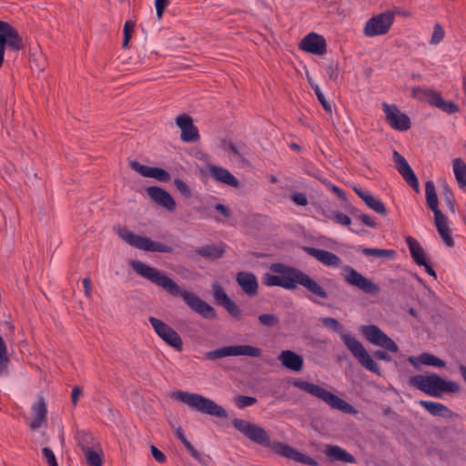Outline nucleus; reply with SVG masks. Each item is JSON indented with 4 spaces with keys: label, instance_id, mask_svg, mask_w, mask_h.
I'll return each instance as SVG.
<instances>
[{
    "label": "nucleus",
    "instance_id": "nucleus-53",
    "mask_svg": "<svg viewBox=\"0 0 466 466\" xmlns=\"http://www.w3.org/2000/svg\"><path fill=\"white\" fill-rule=\"evenodd\" d=\"M154 178H156L157 180H158L160 182L167 183L171 179V176L167 170H165L161 167H157L156 170Z\"/></svg>",
    "mask_w": 466,
    "mask_h": 466
},
{
    "label": "nucleus",
    "instance_id": "nucleus-37",
    "mask_svg": "<svg viewBox=\"0 0 466 466\" xmlns=\"http://www.w3.org/2000/svg\"><path fill=\"white\" fill-rule=\"evenodd\" d=\"M420 360L423 365L426 366H433L438 368H443L446 366L444 360L439 359L438 357L431 354V353H422L420 356Z\"/></svg>",
    "mask_w": 466,
    "mask_h": 466
},
{
    "label": "nucleus",
    "instance_id": "nucleus-62",
    "mask_svg": "<svg viewBox=\"0 0 466 466\" xmlns=\"http://www.w3.org/2000/svg\"><path fill=\"white\" fill-rule=\"evenodd\" d=\"M83 286H84L86 296L89 298L91 296V286H92V281L89 277H86L83 279Z\"/></svg>",
    "mask_w": 466,
    "mask_h": 466
},
{
    "label": "nucleus",
    "instance_id": "nucleus-63",
    "mask_svg": "<svg viewBox=\"0 0 466 466\" xmlns=\"http://www.w3.org/2000/svg\"><path fill=\"white\" fill-rule=\"evenodd\" d=\"M176 435L178 438V440L182 442L183 445L185 443H187L189 441L187 439L184 431L181 427L177 428L176 430Z\"/></svg>",
    "mask_w": 466,
    "mask_h": 466
},
{
    "label": "nucleus",
    "instance_id": "nucleus-7",
    "mask_svg": "<svg viewBox=\"0 0 466 466\" xmlns=\"http://www.w3.org/2000/svg\"><path fill=\"white\" fill-rule=\"evenodd\" d=\"M342 341L348 350L358 360L362 367L374 374H381L377 362L372 359L360 341L350 334L342 335Z\"/></svg>",
    "mask_w": 466,
    "mask_h": 466
},
{
    "label": "nucleus",
    "instance_id": "nucleus-54",
    "mask_svg": "<svg viewBox=\"0 0 466 466\" xmlns=\"http://www.w3.org/2000/svg\"><path fill=\"white\" fill-rule=\"evenodd\" d=\"M333 221L341 226H350L351 224L350 218L339 211H338L337 215L334 216Z\"/></svg>",
    "mask_w": 466,
    "mask_h": 466
},
{
    "label": "nucleus",
    "instance_id": "nucleus-43",
    "mask_svg": "<svg viewBox=\"0 0 466 466\" xmlns=\"http://www.w3.org/2000/svg\"><path fill=\"white\" fill-rule=\"evenodd\" d=\"M235 405L238 409H245L247 407L252 406L258 402L257 398L246 395H238L235 398Z\"/></svg>",
    "mask_w": 466,
    "mask_h": 466
},
{
    "label": "nucleus",
    "instance_id": "nucleus-42",
    "mask_svg": "<svg viewBox=\"0 0 466 466\" xmlns=\"http://www.w3.org/2000/svg\"><path fill=\"white\" fill-rule=\"evenodd\" d=\"M321 322L325 328H327L329 329H332L336 333L339 334L341 338H342V335L345 334V333H343L342 324H340L339 321L337 320L336 319L331 318V317H326L321 319Z\"/></svg>",
    "mask_w": 466,
    "mask_h": 466
},
{
    "label": "nucleus",
    "instance_id": "nucleus-33",
    "mask_svg": "<svg viewBox=\"0 0 466 466\" xmlns=\"http://www.w3.org/2000/svg\"><path fill=\"white\" fill-rule=\"evenodd\" d=\"M356 251L361 252L363 255L367 257L384 258L387 259H394L396 256V251L394 249L364 248L361 246H358L356 248Z\"/></svg>",
    "mask_w": 466,
    "mask_h": 466
},
{
    "label": "nucleus",
    "instance_id": "nucleus-20",
    "mask_svg": "<svg viewBox=\"0 0 466 466\" xmlns=\"http://www.w3.org/2000/svg\"><path fill=\"white\" fill-rule=\"evenodd\" d=\"M299 48L310 54L322 56L327 52V44L322 35L311 32L301 40Z\"/></svg>",
    "mask_w": 466,
    "mask_h": 466
},
{
    "label": "nucleus",
    "instance_id": "nucleus-10",
    "mask_svg": "<svg viewBox=\"0 0 466 466\" xmlns=\"http://www.w3.org/2000/svg\"><path fill=\"white\" fill-rule=\"evenodd\" d=\"M230 356H249L258 358L261 356V350L250 345H236L226 346L208 351L205 354V358L208 360H216Z\"/></svg>",
    "mask_w": 466,
    "mask_h": 466
},
{
    "label": "nucleus",
    "instance_id": "nucleus-18",
    "mask_svg": "<svg viewBox=\"0 0 466 466\" xmlns=\"http://www.w3.org/2000/svg\"><path fill=\"white\" fill-rule=\"evenodd\" d=\"M226 246L208 244L197 248L194 250H188L186 252V257L194 262L198 261V257H202L208 260H215L222 258L225 254Z\"/></svg>",
    "mask_w": 466,
    "mask_h": 466
},
{
    "label": "nucleus",
    "instance_id": "nucleus-52",
    "mask_svg": "<svg viewBox=\"0 0 466 466\" xmlns=\"http://www.w3.org/2000/svg\"><path fill=\"white\" fill-rule=\"evenodd\" d=\"M291 200L298 206H307L309 201L306 194L302 192H296L291 196Z\"/></svg>",
    "mask_w": 466,
    "mask_h": 466
},
{
    "label": "nucleus",
    "instance_id": "nucleus-41",
    "mask_svg": "<svg viewBox=\"0 0 466 466\" xmlns=\"http://www.w3.org/2000/svg\"><path fill=\"white\" fill-rule=\"evenodd\" d=\"M180 138L184 142H194L199 138L198 131L196 126L192 124L186 129L181 130Z\"/></svg>",
    "mask_w": 466,
    "mask_h": 466
},
{
    "label": "nucleus",
    "instance_id": "nucleus-31",
    "mask_svg": "<svg viewBox=\"0 0 466 466\" xmlns=\"http://www.w3.org/2000/svg\"><path fill=\"white\" fill-rule=\"evenodd\" d=\"M325 454L335 461L355 463V457L346 450L337 445H329L326 448Z\"/></svg>",
    "mask_w": 466,
    "mask_h": 466
},
{
    "label": "nucleus",
    "instance_id": "nucleus-64",
    "mask_svg": "<svg viewBox=\"0 0 466 466\" xmlns=\"http://www.w3.org/2000/svg\"><path fill=\"white\" fill-rule=\"evenodd\" d=\"M215 209L221 212L226 218H229L231 215L230 210L223 204H217Z\"/></svg>",
    "mask_w": 466,
    "mask_h": 466
},
{
    "label": "nucleus",
    "instance_id": "nucleus-6",
    "mask_svg": "<svg viewBox=\"0 0 466 466\" xmlns=\"http://www.w3.org/2000/svg\"><path fill=\"white\" fill-rule=\"evenodd\" d=\"M171 397L196 411L221 419L228 417L227 410L221 405L198 393L177 390L174 391Z\"/></svg>",
    "mask_w": 466,
    "mask_h": 466
},
{
    "label": "nucleus",
    "instance_id": "nucleus-19",
    "mask_svg": "<svg viewBox=\"0 0 466 466\" xmlns=\"http://www.w3.org/2000/svg\"><path fill=\"white\" fill-rule=\"evenodd\" d=\"M392 157L399 173L402 176L409 186H410L416 192H419V180L405 157L396 150L393 151Z\"/></svg>",
    "mask_w": 466,
    "mask_h": 466
},
{
    "label": "nucleus",
    "instance_id": "nucleus-56",
    "mask_svg": "<svg viewBox=\"0 0 466 466\" xmlns=\"http://www.w3.org/2000/svg\"><path fill=\"white\" fill-rule=\"evenodd\" d=\"M168 5V0H155V7L157 11V16L158 19H161L163 16V13L165 8Z\"/></svg>",
    "mask_w": 466,
    "mask_h": 466
},
{
    "label": "nucleus",
    "instance_id": "nucleus-39",
    "mask_svg": "<svg viewBox=\"0 0 466 466\" xmlns=\"http://www.w3.org/2000/svg\"><path fill=\"white\" fill-rule=\"evenodd\" d=\"M9 362V358L7 355V345L0 335V374H3L6 371L7 365Z\"/></svg>",
    "mask_w": 466,
    "mask_h": 466
},
{
    "label": "nucleus",
    "instance_id": "nucleus-13",
    "mask_svg": "<svg viewBox=\"0 0 466 466\" xmlns=\"http://www.w3.org/2000/svg\"><path fill=\"white\" fill-rule=\"evenodd\" d=\"M343 279L347 284L359 289L364 293L375 295L380 291V287L377 284L350 266L344 268Z\"/></svg>",
    "mask_w": 466,
    "mask_h": 466
},
{
    "label": "nucleus",
    "instance_id": "nucleus-25",
    "mask_svg": "<svg viewBox=\"0 0 466 466\" xmlns=\"http://www.w3.org/2000/svg\"><path fill=\"white\" fill-rule=\"evenodd\" d=\"M278 360L283 367L292 371H299L303 368L304 360L302 356L289 350H283L279 355Z\"/></svg>",
    "mask_w": 466,
    "mask_h": 466
},
{
    "label": "nucleus",
    "instance_id": "nucleus-44",
    "mask_svg": "<svg viewBox=\"0 0 466 466\" xmlns=\"http://www.w3.org/2000/svg\"><path fill=\"white\" fill-rule=\"evenodd\" d=\"M84 453L90 466H102V456L98 451L89 449L84 451Z\"/></svg>",
    "mask_w": 466,
    "mask_h": 466
},
{
    "label": "nucleus",
    "instance_id": "nucleus-35",
    "mask_svg": "<svg viewBox=\"0 0 466 466\" xmlns=\"http://www.w3.org/2000/svg\"><path fill=\"white\" fill-rule=\"evenodd\" d=\"M129 165L134 171L139 173L141 176L145 177H155L156 170L157 168V167H148L140 164L138 161L136 160L131 161Z\"/></svg>",
    "mask_w": 466,
    "mask_h": 466
},
{
    "label": "nucleus",
    "instance_id": "nucleus-58",
    "mask_svg": "<svg viewBox=\"0 0 466 466\" xmlns=\"http://www.w3.org/2000/svg\"><path fill=\"white\" fill-rule=\"evenodd\" d=\"M360 219L370 228H376L377 224L375 221L367 214H360Z\"/></svg>",
    "mask_w": 466,
    "mask_h": 466
},
{
    "label": "nucleus",
    "instance_id": "nucleus-59",
    "mask_svg": "<svg viewBox=\"0 0 466 466\" xmlns=\"http://www.w3.org/2000/svg\"><path fill=\"white\" fill-rule=\"evenodd\" d=\"M329 188L332 192H334L339 199L346 200V198H347L346 193L341 188H339V187H337L335 185H331V184L329 186Z\"/></svg>",
    "mask_w": 466,
    "mask_h": 466
},
{
    "label": "nucleus",
    "instance_id": "nucleus-11",
    "mask_svg": "<svg viewBox=\"0 0 466 466\" xmlns=\"http://www.w3.org/2000/svg\"><path fill=\"white\" fill-rule=\"evenodd\" d=\"M148 320L157 336L167 345L177 351L183 350L182 339L173 328L155 317H149Z\"/></svg>",
    "mask_w": 466,
    "mask_h": 466
},
{
    "label": "nucleus",
    "instance_id": "nucleus-61",
    "mask_svg": "<svg viewBox=\"0 0 466 466\" xmlns=\"http://www.w3.org/2000/svg\"><path fill=\"white\" fill-rule=\"evenodd\" d=\"M374 357L380 360L390 361L391 357L386 351L383 350H376L373 353Z\"/></svg>",
    "mask_w": 466,
    "mask_h": 466
},
{
    "label": "nucleus",
    "instance_id": "nucleus-40",
    "mask_svg": "<svg viewBox=\"0 0 466 466\" xmlns=\"http://www.w3.org/2000/svg\"><path fill=\"white\" fill-rule=\"evenodd\" d=\"M77 441L78 444L81 447V450L84 451L92 449V441H93V436L90 432L80 431L77 432Z\"/></svg>",
    "mask_w": 466,
    "mask_h": 466
},
{
    "label": "nucleus",
    "instance_id": "nucleus-57",
    "mask_svg": "<svg viewBox=\"0 0 466 466\" xmlns=\"http://www.w3.org/2000/svg\"><path fill=\"white\" fill-rule=\"evenodd\" d=\"M443 196L446 199L448 206L453 210L455 200L452 191L450 188L446 187L443 191Z\"/></svg>",
    "mask_w": 466,
    "mask_h": 466
},
{
    "label": "nucleus",
    "instance_id": "nucleus-22",
    "mask_svg": "<svg viewBox=\"0 0 466 466\" xmlns=\"http://www.w3.org/2000/svg\"><path fill=\"white\" fill-rule=\"evenodd\" d=\"M32 411L34 419L28 425L32 431H36L47 422V405L43 396L38 397L37 400L34 403Z\"/></svg>",
    "mask_w": 466,
    "mask_h": 466
},
{
    "label": "nucleus",
    "instance_id": "nucleus-29",
    "mask_svg": "<svg viewBox=\"0 0 466 466\" xmlns=\"http://www.w3.org/2000/svg\"><path fill=\"white\" fill-rule=\"evenodd\" d=\"M434 224L444 244L449 248L453 247L454 240L450 234L448 218L443 213L436 215L434 216Z\"/></svg>",
    "mask_w": 466,
    "mask_h": 466
},
{
    "label": "nucleus",
    "instance_id": "nucleus-15",
    "mask_svg": "<svg viewBox=\"0 0 466 466\" xmlns=\"http://www.w3.org/2000/svg\"><path fill=\"white\" fill-rule=\"evenodd\" d=\"M418 93L423 94L425 100L431 106H433L447 114H454L459 111V106L452 101H446L441 94L432 89H422L419 86L413 88L414 96Z\"/></svg>",
    "mask_w": 466,
    "mask_h": 466
},
{
    "label": "nucleus",
    "instance_id": "nucleus-49",
    "mask_svg": "<svg viewBox=\"0 0 466 466\" xmlns=\"http://www.w3.org/2000/svg\"><path fill=\"white\" fill-rule=\"evenodd\" d=\"M176 123H177V127L182 130V129H186L187 127L191 126L193 124V119L188 115L182 114V115H178L176 117Z\"/></svg>",
    "mask_w": 466,
    "mask_h": 466
},
{
    "label": "nucleus",
    "instance_id": "nucleus-34",
    "mask_svg": "<svg viewBox=\"0 0 466 466\" xmlns=\"http://www.w3.org/2000/svg\"><path fill=\"white\" fill-rule=\"evenodd\" d=\"M452 166L459 187L466 190V163L458 157L453 159Z\"/></svg>",
    "mask_w": 466,
    "mask_h": 466
},
{
    "label": "nucleus",
    "instance_id": "nucleus-16",
    "mask_svg": "<svg viewBox=\"0 0 466 466\" xmlns=\"http://www.w3.org/2000/svg\"><path fill=\"white\" fill-rule=\"evenodd\" d=\"M212 295L216 303L223 307L233 319L237 320L242 319V309L228 296L220 284H213Z\"/></svg>",
    "mask_w": 466,
    "mask_h": 466
},
{
    "label": "nucleus",
    "instance_id": "nucleus-26",
    "mask_svg": "<svg viewBox=\"0 0 466 466\" xmlns=\"http://www.w3.org/2000/svg\"><path fill=\"white\" fill-rule=\"evenodd\" d=\"M238 284L242 290L248 296L258 294V283L256 276L251 272H238L236 277Z\"/></svg>",
    "mask_w": 466,
    "mask_h": 466
},
{
    "label": "nucleus",
    "instance_id": "nucleus-4",
    "mask_svg": "<svg viewBox=\"0 0 466 466\" xmlns=\"http://www.w3.org/2000/svg\"><path fill=\"white\" fill-rule=\"evenodd\" d=\"M409 384L429 396L440 398L444 392L459 393L461 386L453 380H446L438 374L414 375L409 379Z\"/></svg>",
    "mask_w": 466,
    "mask_h": 466
},
{
    "label": "nucleus",
    "instance_id": "nucleus-30",
    "mask_svg": "<svg viewBox=\"0 0 466 466\" xmlns=\"http://www.w3.org/2000/svg\"><path fill=\"white\" fill-rule=\"evenodd\" d=\"M406 243L409 247L411 258L418 266H422L428 260L425 250L420 244L412 237L406 238Z\"/></svg>",
    "mask_w": 466,
    "mask_h": 466
},
{
    "label": "nucleus",
    "instance_id": "nucleus-60",
    "mask_svg": "<svg viewBox=\"0 0 466 466\" xmlns=\"http://www.w3.org/2000/svg\"><path fill=\"white\" fill-rule=\"evenodd\" d=\"M82 394V388L79 386H75L72 390V403L74 406L76 405L77 400Z\"/></svg>",
    "mask_w": 466,
    "mask_h": 466
},
{
    "label": "nucleus",
    "instance_id": "nucleus-3",
    "mask_svg": "<svg viewBox=\"0 0 466 466\" xmlns=\"http://www.w3.org/2000/svg\"><path fill=\"white\" fill-rule=\"evenodd\" d=\"M232 425L238 431L242 433L252 442L263 447L270 448L272 451L279 456L309 466L319 465V462L316 460L299 451L289 444H285L280 441L271 442L267 431L258 424L236 418L232 420Z\"/></svg>",
    "mask_w": 466,
    "mask_h": 466
},
{
    "label": "nucleus",
    "instance_id": "nucleus-55",
    "mask_svg": "<svg viewBox=\"0 0 466 466\" xmlns=\"http://www.w3.org/2000/svg\"><path fill=\"white\" fill-rule=\"evenodd\" d=\"M151 454L153 458L159 463H165L167 461L166 455L154 445L150 447Z\"/></svg>",
    "mask_w": 466,
    "mask_h": 466
},
{
    "label": "nucleus",
    "instance_id": "nucleus-8",
    "mask_svg": "<svg viewBox=\"0 0 466 466\" xmlns=\"http://www.w3.org/2000/svg\"><path fill=\"white\" fill-rule=\"evenodd\" d=\"M118 236L128 245L144 251L161 253H171L173 251L171 246L163 244L161 242L153 241L147 237L136 235L135 233L127 229L119 230Z\"/></svg>",
    "mask_w": 466,
    "mask_h": 466
},
{
    "label": "nucleus",
    "instance_id": "nucleus-48",
    "mask_svg": "<svg viewBox=\"0 0 466 466\" xmlns=\"http://www.w3.org/2000/svg\"><path fill=\"white\" fill-rule=\"evenodd\" d=\"M261 324L267 327H274L279 323V318L275 314L266 313L258 316Z\"/></svg>",
    "mask_w": 466,
    "mask_h": 466
},
{
    "label": "nucleus",
    "instance_id": "nucleus-27",
    "mask_svg": "<svg viewBox=\"0 0 466 466\" xmlns=\"http://www.w3.org/2000/svg\"><path fill=\"white\" fill-rule=\"evenodd\" d=\"M420 405L423 407L431 415L441 417L445 419H451L457 416L451 409L441 402L431 400H420Z\"/></svg>",
    "mask_w": 466,
    "mask_h": 466
},
{
    "label": "nucleus",
    "instance_id": "nucleus-46",
    "mask_svg": "<svg viewBox=\"0 0 466 466\" xmlns=\"http://www.w3.org/2000/svg\"><path fill=\"white\" fill-rule=\"evenodd\" d=\"M174 185L185 198L190 199L192 198L193 195L190 187L183 180L180 178H175Z\"/></svg>",
    "mask_w": 466,
    "mask_h": 466
},
{
    "label": "nucleus",
    "instance_id": "nucleus-32",
    "mask_svg": "<svg viewBox=\"0 0 466 466\" xmlns=\"http://www.w3.org/2000/svg\"><path fill=\"white\" fill-rule=\"evenodd\" d=\"M426 202L428 208L433 212L434 216L441 214L439 208L438 195L433 181L428 180L425 183Z\"/></svg>",
    "mask_w": 466,
    "mask_h": 466
},
{
    "label": "nucleus",
    "instance_id": "nucleus-17",
    "mask_svg": "<svg viewBox=\"0 0 466 466\" xmlns=\"http://www.w3.org/2000/svg\"><path fill=\"white\" fill-rule=\"evenodd\" d=\"M383 111L389 125L399 131H406L410 128V117L401 113L395 105L383 104Z\"/></svg>",
    "mask_w": 466,
    "mask_h": 466
},
{
    "label": "nucleus",
    "instance_id": "nucleus-2",
    "mask_svg": "<svg viewBox=\"0 0 466 466\" xmlns=\"http://www.w3.org/2000/svg\"><path fill=\"white\" fill-rule=\"evenodd\" d=\"M269 269L278 275L265 273L262 277V284L266 287H280L288 290L297 289L298 285L305 288L312 295L319 299H328L329 294L310 276L300 269L280 262L272 263Z\"/></svg>",
    "mask_w": 466,
    "mask_h": 466
},
{
    "label": "nucleus",
    "instance_id": "nucleus-28",
    "mask_svg": "<svg viewBox=\"0 0 466 466\" xmlns=\"http://www.w3.org/2000/svg\"><path fill=\"white\" fill-rule=\"evenodd\" d=\"M353 189L358 197L360 198L370 208L380 215L384 216L387 214V208L380 199L375 198L370 192H365L360 188L354 187Z\"/></svg>",
    "mask_w": 466,
    "mask_h": 466
},
{
    "label": "nucleus",
    "instance_id": "nucleus-51",
    "mask_svg": "<svg viewBox=\"0 0 466 466\" xmlns=\"http://www.w3.org/2000/svg\"><path fill=\"white\" fill-rule=\"evenodd\" d=\"M42 454L46 458V462L49 466L57 464L56 458L51 449L44 447L42 449Z\"/></svg>",
    "mask_w": 466,
    "mask_h": 466
},
{
    "label": "nucleus",
    "instance_id": "nucleus-1",
    "mask_svg": "<svg viewBox=\"0 0 466 466\" xmlns=\"http://www.w3.org/2000/svg\"><path fill=\"white\" fill-rule=\"evenodd\" d=\"M130 267L137 275L161 287L168 294L174 297H180L190 309L199 314L202 318L206 319H217L216 309L211 305L196 294L181 289L177 282L158 268L150 267L140 260H132Z\"/></svg>",
    "mask_w": 466,
    "mask_h": 466
},
{
    "label": "nucleus",
    "instance_id": "nucleus-21",
    "mask_svg": "<svg viewBox=\"0 0 466 466\" xmlns=\"http://www.w3.org/2000/svg\"><path fill=\"white\" fill-rule=\"evenodd\" d=\"M147 193L157 205L165 208L168 211L175 210L176 201L167 190L157 186H151L147 188Z\"/></svg>",
    "mask_w": 466,
    "mask_h": 466
},
{
    "label": "nucleus",
    "instance_id": "nucleus-38",
    "mask_svg": "<svg viewBox=\"0 0 466 466\" xmlns=\"http://www.w3.org/2000/svg\"><path fill=\"white\" fill-rule=\"evenodd\" d=\"M184 447L187 451V452L194 458L198 463H200L202 466H208V459H209L208 455H202L193 445L190 441L187 443H185Z\"/></svg>",
    "mask_w": 466,
    "mask_h": 466
},
{
    "label": "nucleus",
    "instance_id": "nucleus-9",
    "mask_svg": "<svg viewBox=\"0 0 466 466\" xmlns=\"http://www.w3.org/2000/svg\"><path fill=\"white\" fill-rule=\"evenodd\" d=\"M6 46L11 51H19L24 47L23 39L16 28L0 20V68L4 63Z\"/></svg>",
    "mask_w": 466,
    "mask_h": 466
},
{
    "label": "nucleus",
    "instance_id": "nucleus-50",
    "mask_svg": "<svg viewBox=\"0 0 466 466\" xmlns=\"http://www.w3.org/2000/svg\"><path fill=\"white\" fill-rule=\"evenodd\" d=\"M326 72L330 80L336 82L339 78V67L338 65L331 62L326 67Z\"/></svg>",
    "mask_w": 466,
    "mask_h": 466
},
{
    "label": "nucleus",
    "instance_id": "nucleus-36",
    "mask_svg": "<svg viewBox=\"0 0 466 466\" xmlns=\"http://www.w3.org/2000/svg\"><path fill=\"white\" fill-rule=\"evenodd\" d=\"M309 82L310 84V86L311 88L314 90L317 97H318V100L319 101V103L321 104L323 109L325 110V112L327 114H331L332 113V106L331 104L326 99L324 94L322 93L320 87L317 85V84H314L311 82V80L309 78Z\"/></svg>",
    "mask_w": 466,
    "mask_h": 466
},
{
    "label": "nucleus",
    "instance_id": "nucleus-24",
    "mask_svg": "<svg viewBox=\"0 0 466 466\" xmlns=\"http://www.w3.org/2000/svg\"><path fill=\"white\" fill-rule=\"evenodd\" d=\"M208 169L211 177L216 181L233 187H239V181L238 180V178L227 168L220 166L208 165Z\"/></svg>",
    "mask_w": 466,
    "mask_h": 466
},
{
    "label": "nucleus",
    "instance_id": "nucleus-47",
    "mask_svg": "<svg viewBox=\"0 0 466 466\" xmlns=\"http://www.w3.org/2000/svg\"><path fill=\"white\" fill-rule=\"evenodd\" d=\"M445 35V31L443 27L440 24H435L433 27V32L431 38V44L438 45L443 40Z\"/></svg>",
    "mask_w": 466,
    "mask_h": 466
},
{
    "label": "nucleus",
    "instance_id": "nucleus-5",
    "mask_svg": "<svg viewBox=\"0 0 466 466\" xmlns=\"http://www.w3.org/2000/svg\"><path fill=\"white\" fill-rule=\"evenodd\" d=\"M292 385L300 390L319 398L330 408L339 410L342 413L354 415L358 412L351 404L318 384H314L301 379H295L292 381Z\"/></svg>",
    "mask_w": 466,
    "mask_h": 466
},
{
    "label": "nucleus",
    "instance_id": "nucleus-23",
    "mask_svg": "<svg viewBox=\"0 0 466 466\" xmlns=\"http://www.w3.org/2000/svg\"><path fill=\"white\" fill-rule=\"evenodd\" d=\"M305 251L326 266L338 268L341 264L339 257L330 251L311 247L305 248Z\"/></svg>",
    "mask_w": 466,
    "mask_h": 466
},
{
    "label": "nucleus",
    "instance_id": "nucleus-14",
    "mask_svg": "<svg viewBox=\"0 0 466 466\" xmlns=\"http://www.w3.org/2000/svg\"><path fill=\"white\" fill-rule=\"evenodd\" d=\"M361 331L366 339L373 345L381 347L390 352H397L399 350V347L395 341L384 333L378 326H362Z\"/></svg>",
    "mask_w": 466,
    "mask_h": 466
},
{
    "label": "nucleus",
    "instance_id": "nucleus-45",
    "mask_svg": "<svg viewBox=\"0 0 466 466\" xmlns=\"http://www.w3.org/2000/svg\"><path fill=\"white\" fill-rule=\"evenodd\" d=\"M135 26H136V23L131 20H127L124 25V29H123L124 37H123V43H122V46L124 48L128 47V44H129V41H130V38L132 35V32H133Z\"/></svg>",
    "mask_w": 466,
    "mask_h": 466
},
{
    "label": "nucleus",
    "instance_id": "nucleus-12",
    "mask_svg": "<svg viewBox=\"0 0 466 466\" xmlns=\"http://www.w3.org/2000/svg\"><path fill=\"white\" fill-rule=\"evenodd\" d=\"M394 21V14L386 11L370 18L364 27V35L369 37L384 35L389 32Z\"/></svg>",
    "mask_w": 466,
    "mask_h": 466
}]
</instances>
